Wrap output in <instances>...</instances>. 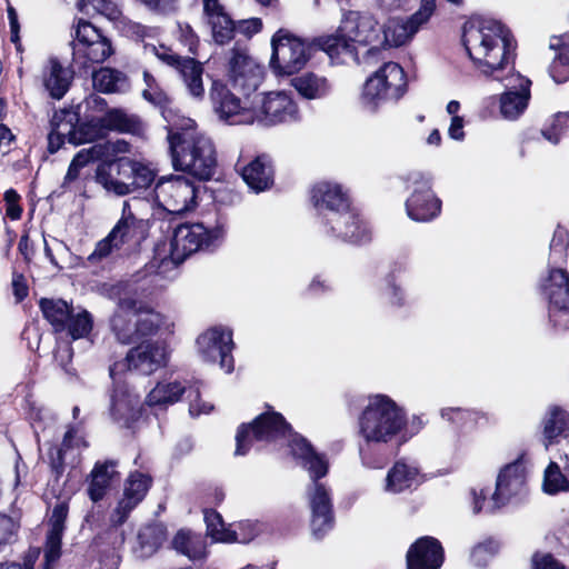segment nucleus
Segmentation results:
<instances>
[{"instance_id": "1", "label": "nucleus", "mask_w": 569, "mask_h": 569, "mask_svg": "<svg viewBox=\"0 0 569 569\" xmlns=\"http://www.w3.org/2000/svg\"><path fill=\"white\" fill-rule=\"evenodd\" d=\"M358 433L365 442L359 447L360 460L369 469H379L385 465L382 457L372 453L373 446H400L410 440L406 412L385 395L369 398L358 418Z\"/></svg>"}, {"instance_id": "2", "label": "nucleus", "mask_w": 569, "mask_h": 569, "mask_svg": "<svg viewBox=\"0 0 569 569\" xmlns=\"http://www.w3.org/2000/svg\"><path fill=\"white\" fill-rule=\"evenodd\" d=\"M463 46L475 66L486 76L502 80L513 67L515 43L510 31L490 18H472L463 24Z\"/></svg>"}, {"instance_id": "3", "label": "nucleus", "mask_w": 569, "mask_h": 569, "mask_svg": "<svg viewBox=\"0 0 569 569\" xmlns=\"http://www.w3.org/2000/svg\"><path fill=\"white\" fill-rule=\"evenodd\" d=\"M381 34L382 27L372 14L351 10L343 13L335 34L318 39V47L338 63L347 58L358 61L357 46H370L369 54L378 52Z\"/></svg>"}, {"instance_id": "4", "label": "nucleus", "mask_w": 569, "mask_h": 569, "mask_svg": "<svg viewBox=\"0 0 569 569\" xmlns=\"http://www.w3.org/2000/svg\"><path fill=\"white\" fill-rule=\"evenodd\" d=\"M291 453L308 471L311 483L307 487V498L311 510V530L315 537H323L333 526V512L330 490L320 481L328 473V461L323 455L315 451L303 437L291 442Z\"/></svg>"}, {"instance_id": "5", "label": "nucleus", "mask_w": 569, "mask_h": 569, "mask_svg": "<svg viewBox=\"0 0 569 569\" xmlns=\"http://www.w3.org/2000/svg\"><path fill=\"white\" fill-rule=\"evenodd\" d=\"M169 146L176 170L188 172L199 180H209L217 168V153L212 140L194 128V121L183 120V127H172Z\"/></svg>"}, {"instance_id": "6", "label": "nucleus", "mask_w": 569, "mask_h": 569, "mask_svg": "<svg viewBox=\"0 0 569 569\" xmlns=\"http://www.w3.org/2000/svg\"><path fill=\"white\" fill-rule=\"evenodd\" d=\"M148 236V221L138 218L129 201H123L121 216L110 232L97 242L88 256L91 263L123 257L136 250Z\"/></svg>"}, {"instance_id": "7", "label": "nucleus", "mask_w": 569, "mask_h": 569, "mask_svg": "<svg viewBox=\"0 0 569 569\" xmlns=\"http://www.w3.org/2000/svg\"><path fill=\"white\" fill-rule=\"evenodd\" d=\"M156 179V171L142 160L120 157L98 166L97 182L110 193L127 196L149 188Z\"/></svg>"}, {"instance_id": "8", "label": "nucleus", "mask_w": 569, "mask_h": 569, "mask_svg": "<svg viewBox=\"0 0 569 569\" xmlns=\"http://www.w3.org/2000/svg\"><path fill=\"white\" fill-rule=\"evenodd\" d=\"M407 80L403 69L396 62H386L365 83L363 104L371 111L386 101H397L406 92Z\"/></svg>"}, {"instance_id": "9", "label": "nucleus", "mask_w": 569, "mask_h": 569, "mask_svg": "<svg viewBox=\"0 0 569 569\" xmlns=\"http://www.w3.org/2000/svg\"><path fill=\"white\" fill-rule=\"evenodd\" d=\"M296 437L300 436L291 431L290 426L280 413L268 411L257 417L252 423L242 425L238 429L234 453L237 456L247 455L253 441L270 442L282 438L288 439L291 448V442Z\"/></svg>"}, {"instance_id": "10", "label": "nucleus", "mask_w": 569, "mask_h": 569, "mask_svg": "<svg viewBox=\"0 0 569 569\" xmlns=\"http://www.w3.org/2000/svg\"><path fill=\"white\" fill-rule=\"evenodd\" d=\"M73 72L87 73L94 63H102L113 50L108 38L90 22L80 20L72 43Z\"/></svg>"}, {"instance_id": "11", "label": "nucleus", "mask_w": 569, "mask_h": 569, "mask_svg": "<svg viewBox=\"0 0 569 569\" xmlns=\"http://www.w3.org/2000/svg\"><path fill=\"white\" fill-rule=\"evenodd\" d=\"M270 67L276 74L291 76L301 70L310 60L313 46L284 30H279L271 40Z\"/></svg>"}, {"instance_id": "12", "label": "nucleus", "mask_w": 569, "mask_h": 569, "mask_svg": "<svg viewBox=\"0 0 569 569\" xmlns=\"http://www.w3.org/2000/svg\"><path fill=\"white\" fill-rule=\"evenodd\" d=\"M223 236L224 230L220 226L208 229L202 223L180 224L174 229L170 242L171 258L176 263L183 262L192 253L217 247Z\"/></svg>"}, {"instance_id": "13", "label": "nucleus", "mask_w": 569, "mask_h": 569, "mask_svg": "<svg viewBox=\"0 0 569 569\" xmlns=\"http://www.w3.org/2000/svg\"><path fill=\"white\" fill-rule=\"evenodd\" d=\"M159 207L171 214L192 211L198 204V186L183 176L161 177L154 187Z\"/></svg>"}, {"instance_id": "14", "label": "nucleus", "mask_w": 569, "mask_h": 569, "mask_svg": "<svg viewBox=\"0 0 569 569\" xmlns=\"http://www.w3.org/2000/svg\"><path fill=\"white\" fill-rule=\"evenodd\" d=\"M540 290L548 300V318L553 327L569 329V273L560 267L549 268L540 280Z\"/></svg>"}, {"instance_id": "15", "label": "nucleus", "mask_w": 569, "mask_h": 569, "mask_svg": "<svg viewBox=\"0 0 569 569\" xmlns=\"http://www.w3.org/2000/svg\"><path fill=\"white\" fill-rule=\"evenodd\" d=\"M405 181L410 191L405 203L407 216L417 222H428L438 217L441 201L432 191L430 177L415 171L407 174Z\"/></svg>"}, {"instance_id": "16", "label": "nucleus", "mask_w": 569, "mask_h": 569, "mask_svg": "<svg viewBox=\"0 0 569 569\" xmlns=\"http://www.w3.org/2000/svg\"><path fill=\"white\" fill-rule=\"evenodd\" d=\"M253 124L272 127L299 119V109L290 94L271 91L253 94Z\"/></svg>"}, {"instance_id": "17", "label": "nucleus", "mask_w": 569, "mask_h": 569, "mask_svg": "<svg viewBox=\"0 0 569 569\" xmlns=\"http://www.w3.org/2000/svg\"><path fill=\"white\" fill-rule=\"evenodd\" d=\"M528 472L529 459L526 456H520L511 463L501 468L497 477L496 490L492 495L493 505L490 509L496 510L507 503L522 500L528 492Z\"/></svg>"}, {"instance_id": "18", "label": "nucleus", "mask_w": 569, "mask_h": 569, "mask_svg": "<svg viewBox=\"0 0 569 569\" xmlns=\"http://www.w3.org/2000/svg\"><path fill=\"white\" fill-rule=\"evenodd\" d=\"M323 233L346 242L361 244L370 240L368 226L348 204L347 209H336L320 217Z\"/></svg>"}, {"instance_id": "19", "label": "nucleus", "mask_w": 569, "mask_h": 569, "mask_svg": "<svg viewBox=\"0 0 569 569\" xmlns=\"http://www.w3.org/2000/svg\"><path fill=\"white\" fill-rule=\"evenodd\" d=\"M436 0H420L419 9L407 19H389L382 28V43L400 47L409 42L428 23L436 11Z\"/></svg>"}, {"instance_id": "20", "label": "nucleus", "mask_w": 569, "mask_h": 569, "mask_svg": "<svg viewBox=\"0 0 569 569\" xmlns=\"http://www.w3.org/2000/svg\"><path fill=\"white\" fill-rule=\"evenodd\" d=\"M198 353L206 362H219L220 368L232 372L234 368L232 332L222 327H213L204 331L197 339Z\"/></svg>"}, {"instance_id": "21", "label": "nucleus", "mask_w": 569, "mask_h": 569, "mask_svg": "<svg viewBox=\"0 0 569 569\" xmlns=\"http://www.w3.org/2000/svg\"><path fill=\"white\" fill-rule=\"evenodd\" d=\"M120 365H113L110 367V377L113 380V389L110 395V416L117 423L129 427V425L136 420L140 411V395L133 390L129 380L126 377L121 380L118 377V367Z\"/></svg>"}, {"instance_id": "22", "label": "nucleus", "mask_w": 569, "mask_h": 569, "mask_svg": "<svg viewBox=\"0 0 569 569\" xmlns=\"http://www.w3.org/2000/svg\"><path fill=\"white\" fill-rule=\"evenodd\" d=\"M211 99L221 120L229 124H253V97L240 99L224 84L213 82Z\"/></svg>"}, {"instance_id": "23", "label": "nucleus", "mask_w": 569, "mask_h": 569, "mask_svg": "<svg viewBox=\"0 0 569 569\" xmlns=\"http://www.w3.org/2000/svg\"><path fill=\"white\" fill-rule=\"evenodd\" d=\"M144 54H153L168 66H173L180 72L189 93L194 98H202L204 88L202 82L203 68L192 58H180L170 48L160 44L144 43Z\"/></svg>"}, {"instance_id": "24", "label": "nucleus", "mask_w": 569, "mask_h": 569, "mask_svg": "<svg viewBox=\"0 0 569 569\" xmlns=\"http://www.w3.org/2000/svg\"><path fill=\"white\" fill-rule=\"evenodd\" d=\"M229 79L234 90L252 98L263 79V67L246 51L233 49L229 61Z\"/></svg>"}, {"instance_id": "25", "label": "nucleus", "mask_w": 569, "mask_h": 569, "mask_svg": "<svg viewBox=\"0 0 569 569\" xmlns=\"http://www.w3.org/2000/svg\"><path fill=\"white\" fill-rule=\"evenodd\" d=\"M507 91L500 97V112L505 119L516 120L519 118L528 107L530 100V86L531 81L515 72L513 67L502 74V80Z\"/></svg>"}, {"instance_id": "26", "label": "nucleus", "mask_w": 569, "mask_h": 569, "mask_svg": "<svg viewBox=\"0 0 569 569\" xmlns=\"http://www.w3.org/2000/svg\"><path fill=\"white\" fill-rule=\"evenodd\" d=\"M168 361V349L163 341H143L132 348L126 357V362H119L118 375L124 367L129 371H137L141 375H151Z\"/></svg>"}, {"instance_id": "27", "label": "nucleus", "mask_w": 569, "mask_h": 569, "mask_svg": "<svg viewBox=\"0 0 569 569\" xmlns=\"http://www.w3.org/2000/svg\"><path fill=\"white\" fill-rule=\"evenodd\" d=\"M69 507L66 501H59L52 509L49 519V529L43 546L42 569H56L61 557L62 537L66 530V520Z\"/></svg>"}, {"instance_id": "28", "label": "nucleus", "mask_w": 569, "mask_h": 569, "mask_svg": "<svg viewBox=\"0 0 569 569\" xmlns=\"http://www.w3.org/2000/svg\"><path fill=\"white\" fill-rule=\"evenodd\" d=\"M151 483L150 477L132 472L124 483L123 497L119 500L112 516L113 525H122L130 512L142 501Z\"/></svg>"}, {"instance_id": "29", "label": "nucleus", "mask_w": 569, "mask_h": 569, "mask_svg": "<svg viewBox=\"0 0 569 569\" xmlns=\"http://www.w3.org/2000/svg\"><path fill=\"white\" fill-rule=\"evenodd\" d=\"M32 428L34 431V435L37 437V441L39 443V447L41 448V439H46L47 431H50L51 426H43L41 422V418L39 420H34L32 422ZM43 446L48 447V460L53 471L57 473H60L63 470V459L64 455L68 450L73 448H80L86 447V442L83 438L78 435V431L73 428H70L63 437L61 447H54L49 443V441L44 440Z\"/></svg>"}, {"instance_id": "30", "label": "nucleus", "mask_w": 569, "mask_h": 569, "mask_svg": "<svg viewBox=\"0 0 569 569\" xmlns=\"http://www.w3.org/2000/svg\"><path fill=\"white\" fill-rule=\"evenodd\" d=\"M442 562L443 549L432 537L418 539L407 552V569H439Z\"/></svg>"}, {"instance_id": "31", "label": "nucleus", "mask_w": 569, "mask_h": 569, "mask_svg": "<svg viewBox=\"0 0 569 569\" xmlns=\"http://www.w3.org/2000/svg\"><path fill=\"white\" fill-rule=\"evenodd\" d=\"M116 460L97 461L88 476L87 493L91 501L102 500L113 485L120 481Z\"/></svg>"}, {"instance_id": "32", "label": "nucleus", "mask_w": 569, "mask_h": 569, "mask_svg": "<svg viewBox=\"0 0 569 569\" xmlns=\"http://www.w3.org/2000/svg\"><path fill=\"white\" fill-rule=\"evenodd\" d=\"M80 121L79 113L73 109H61L54 111L48 134V150L54 153L67 140L71 143V138L76 136L77 124Z\"/></svg>"}, {"instance_id": "33", "label": "nucleus", "mask_w": 569, "mask_h": 569, "mask_svg": "<svg viewBox=\"0 0 569 569\" xmlns=\"http://www.w3.org/2000/svg\"><path fill=\"white\" fill-rule=\"evenodd\" d=\"M203 14L217 43L224 44L233 38L234 22L219 0H203Z\"/></svg>"}, {"instance_id": "34", "label": "nucleus", "mask_w": 569, "mask_h": 569, "mask_svg": "<svg viewBox=\"0 0 569 569\" xmlns=\"http://www.w3.org/2000/svg\"><path fill=\"white\" fill-rule=\"evenodd\" d=\"M310 199L319 218L330 210L347 209L350 203L341 186L328 181L315 184L310 191Z\"/></svg>"}, {"instance_id": "35", "label": "nucleus", "mask_w": 569, "mask_h": 569, "mask_svg": "<svg viewBox=\"0 0 569 569\" xmlns=\"http://www.w3.org/2000/svg\"><path fill=\"white\" fill-rule=\"evenodd\" d=\"M241 176L247 186L259 193L273 184V167L271 159L261 154L241 168Z\"/></svg>"}, {"instance_id": "36", "label": "nucleus", "mask_w": 569, "mask_h": 569, "mask_svg": "<svg viewBox=\"0 0 569 569\" xmlns=\"http://www.w3.org/2000/svg\"><path fill=\"white\" fill-rule=\"evenodd\" d=\"M290 83L299 96L307 100H322L332 92L331 81L327 77L312 71L293 77Z\"/></svg>"}, {"instance_id": "37", "label": "nucleus", "mask_w": 569, "mask_h": 569, "mask_svg": "<svg viewBox=\"0 0 569 569\" xmlns=\"http://www.w3.org/2000/svg\"><path fill=\"white\" fill-rule=\"evenodd\" d=\"M132 310H136V300L128 297L121 298L111 318V329L117 340L123 345H129L137 339Z\"/></svg>"}, {"instance_id": "38", "label": "nucleus", "mask_w": 569, "mask_h": 569, "mask_svg": "<svg viewBox=\"0 0 569 569\" xmlns=\"http://www.w3.org/2000/svg\"><path fill=\"white\" fill-rule=\"evenodd\" d=\"M549 47L558 51L549 67V74L556 83H563L569 80V33L551 38Z\"/></svg>"}, {"instance_id": "39", "label": "nucleus", "mask_w": 569, "mask_h": 569, "mask_svg": "<svg viewBox=\"0 0 569 569\" xmlns=\"http://www.w3.org/2000/svg\"><path fill=\"white\" fill-rule=\"evenodd\" d=\"M172 547L177 552L193 561L201 560L207 555L206 538L189 530H179L172 540Z\"/></svg>"}, {"instance_id": "40", "label": "nucleus", "mask_w": 569, "mask_h": 569, "mask_svg": "<svg viewBox=\"0 0 569 569\" xmlns=\"http://www.w3.org/2000/svg\"><path fill=\"white\" fill-rule=\"evenodd\" d=\"M569 431V412L560 407H551L543 419V441L546 449L566 437Z\"/></svg>"}, {"instance_id": "41", "label": "nucleus", "mask_w": 569, "mask_h": 569, "mask_svg": "<svg viewBox=\"0 0 569 569\" xmlns=\"http://www.w3.org/2000/svg\"><path fill=\"white\" fill-rule=\"evenodd\" d=\"M93 88L102 93H122L129 90L128 77L112 68H100L92 72Z\"/></svg>"}, {"instance_id": "42", "label": "nucleus", "mask_w": 569, "mask_h": 569, "mask_svg": "<svg viewBox=\"0 0 569 569\" xmlns=\"http://www.w3.org/2000/svg\"><path fill=\"white\" fill-rule=\"evenodd\" d=\"M71 72L56 59L49 61L43 73V84L53 99H61L69 89Z\"/></svg>"}, {"instance_id": "43", "label": "nucleus", "mask_w": 569, "mask_h": 569, "mask_svg": "<svg viewBox=\"0 0 569 569\" xmlns=\"http://www.w3.org/2000/svg\"><path fill=\"white\" fill-rule=\"evenodd\" d=\"M418 473V469L415 466L397 461L388 471L385 491L389 493L402 492L415 483Z\"/></svg>"}, {"instance_id": "44", "label": "nucleus", "mask_w": 569, "mask_h": 569, "mask_svg": "<svg viewBox=\"0 0 569 569\" xmlns=\"http://www.w3.org/2000/svg\"><path fill=\"white\" fill-rule=\"evenodd\" d=\"M40 308L56 332H62L67 329V322L73 310L67 301L62 299H41Z\"/></svg>"}, {"instance_id": "45", "label": "nucleus", "mask_w": 569, "mask_h": 569, "mask_svg": "<svg viewBox=\"0 0 569 569\" xmlns=\"http://www.w3.org/2000/svg\"><path fill=\"white\" fill-rule=\"evenodd\" d=\"M186 391L179 381L159 382L147 396L148 406H166L177 402Z\"/></svg>"}, {"instance_id": "46", "label": "nucleus", "mask_w": 569, "mask_h": 569, "mask_svg": "<svg viewBox=\"0 0 569 569\" xmlns=\"http://www.w3.org/2000/svg\"><path fill=\"white\" fill-rule=\"evenodd\" d=\"M204 521L207 525V533L218 542H247V538H238L236 531L226 527L222 517L214 510L204 511Z\"/></svg>"}, {"instance_id": "47", "label": "nucleus", "mask_w": 569, "mask_h": 569, "mask_svg": "<svg viewBox=\"0 0 569 569\" xmlns=\"http://www.w3.org/2000/svg\"><path fill=\"white\" fill-rule=\"evenodd\" d=\"M134 318L136 338L153 335L163 323V317L153 310L142 309L136 301V310H132Z\"/></svg>"}, {"instance_id": "48", "label": "nucleus", "mask_w": 569, "mask_h": 569, "mask_svg": "<svg viewBox=\"0 0 569 569\" xmlns=\"http://www.w3.org/2000/svg\"><path fill=\"white\" fill-rule=\"evenodd\" d=\"M104 132L107 130H114L119 132H136L140 122L134 116H130L122 110L112 109L101 117Z\"/></svg>"}, {"instance_id": "49", "label": "nucleus", "mask_w": 569, "mask_h": 569, "mask_svg": "<svg viewBox=\"0 0 569 569\" xmlns=\"http://www.w3.org/2000/svg\"><path fill=\"white\" fill-rule=\"evenodd\" d=\"M569 246V232L566 228L558 226L550 242L549 267H558L567 259Z\"/></svg>"}, {"instance_id": "50", "label": "nucleus", "mask_w": 569, "mask_h": 569, "mask_svg": "<svg viewBox=\"0 0 569 569\" xmlns=\"http://www.w3.org/2000/svg\"><path fill=\"white\" fill-rule=\"evenodd\" d=\"M542 488L543 491L549 495H556L569 489V481L562 475L560 466L557 462L551 461L546 468Z\"/></svg>"}, {"instance_id": "51", "label": "nucleus", "mask_w": 569, "mask_h": 569, "mask_svg": "<svg viewBox=\"0 0 569 569\" xmlns=\"http://www.w3.org/2000/svg\"><path fill=\"white\" fill-rule=\"evenodd\" d=\"M92 317L87 310L80 309L78 312L72 310L67 322V330L73 340L86 338L92 330Z\"/></svg>"}, {"instance_id": "52", "label": "nucleus", "mask_w": 569, "mask_h": 569, "mask_svg": "<svg viewBox=\"0 0 569 569\" xmlns=\"http://www.w3.org/2000/svg\"><path fill=\"white\" fill-rule=\"evenodd\" d=\"M101 122V118L91 119L83 123L79 121L76 136L71 138V144L78 146L101 138L106 133Z\"/></svg>"}, {"instance_id": "53", "label": "nucleus", "mask_w": 569, "mask_h": 569, "mask_svg": "<svg viewBox=\"0 0 569 569\" xmlns=\"http://www.w3.org/2000/svg\"><path fill=\"white\" fill-rule=\"evenodd\" d=\"M569 131V113L559 112L552 117L550 122L541 130L543 138L551 143L559 142L562 134Z\"/></svg>"}, {"instance_id": "54", "label": "nucleus", "mask_w": 569, "mask_h": 569, "mask_svg": "<svg viewBox=\"0 0 569 569\" xmlns=\"http://www.w3.org/2000/svg\"><path fill=\"white\" fill-rule=\"evenodd\" d=\"M79 9L86 13H90V8L110 20H117L121 12L118 6L112 0H80Z\"/></svg>"}, {"instance_id": "55", "label": "nucleus", "mask_w": 569, "mask_h": 569, "mask_svg": "<svg viewBox=\"0 0 569 569\" xmlns=\"http://www.w3.org/2000/svg\"><path fill=\"white\" fill-rule=\"evenodd\" d=\"M162 540V531L154 526L144 527L138 533V541L143 556L152 555L160 547Z\"/></svg>"}, {"instance_id": "56", "label": "nucleus", "mask_w": 569, "mask_h": 569, "mask_svg": "<svg viewBox=\"0 0 569 569\" xmlns=\"http://www.w3.org/2000/svg\"><path fill=\"white\" fill-rule=\"evenodd\" d=\"M143 80L146 88L142 91V96L146 100L154 106L164 108L169 102V99L164 91L157 84L156 79L148 71L143 72Z\"/></svg>"}, {"instance_id": "57", "label": "nucleus", "mask_w": 569, "mask_h": 569, "mask_svg": "<svg viewBox=\"0 0 569 569\" xmlns=\"http://www.w3.org/2000/svg\"><path fill=\"white\" fill-rule=\"evenodd\" d=\"M19 525L9 516L0 513V552L17 540Z\"/></svg>"}, {"instance_id": "58", "label": "nucleus", "mask_w": 569, "mask_h": 569, "mask_svg": "<svg viewBox=\"0 0 569 569\" xmlns=\"http://www.w3.org/2000/svg\"><path fill=\"white\" fill-rule=\"evenodd\" d=\"M382 295L387 302L393 307L400 308L406 303V292L403 288L396 282V279L392 276L386 279V286Z\"/></svg>"}, {"instance_id": "59", "label": "nucleus", "mask_w": 569, "mask_h": 569, "mask_svg": "<svg viewBox=\"0 0 569 569\" xmlns=\"http://www.w3.org/2000/svg\"><path fill=\"white\" fill-rule=\"evenodd\" d=\"M103 159V150L98 143L90 148L80 150L72 159L71 162L77 164L81 170L91 161Z\"/></svg>"}, {"instance_id": "60", "label": "nucleus", "mask_w": 569, "mask_h": 569, "mask_svg": "<svg viewBox=\"0 0 569 569\" xmlns=\"http://www.w3.org/2000/svg\"><path fill=\"white\" fill-rule=\"evenodd\" d=\"M189 398V412L192 417L200 416L202 413H209L213 406L208 402H201L199 387H191L188 390Z\"/></svg>"}, {"instance_id": "61", "label": "nucleus", "mask_w": 569, "mask_h": 569, "mask_svg": "<svg viewBox=\"0 0 569 569\" xmlns=\"http://www.w3.org/2000/svg\"><path fill=\"white\" fill-rule=\"evenodd\" d=\"M475 415V411L459 407H448L440 410V416L442 419L456 425L463 423L466 420L471 419Z\"/></svg>"}, {"instance_id": "62", "label": "nucleus", "mask_w": 569, "mask_h": 569, "mask_svg": "<svg viewBox=\"0 0 569 569\" xmlns=\"http://www.w3.org/2000/svg\"><path fill=\"white\" fill-rule=\"evenodd\" d=\"M498 550V545L492 541H486L476 546L471 552L473 562L478 566L487 563V556H492Z\"/></svg>"}, {"instance_id": "63", "label": "nucleus", "mask_w": 569, "mask_h": 569, "mask_svg": "<svg viewBox=\"0 0 569 569\" xmlns=\"http://www.w3.org/2000/svg\"><path fill=\"white\" fill-rule=\"evenodd\" d=\"M81 171L82 170L77 164L71 162L64 177L62 187L73 191L80 190L82 188V181L84 180Z\"/></svg>"}, {"instance_id": "64", "label": "nucleus", "mask_w": 569, "mask_h": 569, "mask_svg": "<svg viewBox=\"0 0 569 569\" xmlns=\"http://www.w3.org/2000/svg\"><path fill=\"white\" fill-rule=\"evenodd\" d=\"M533 569H565L550 553H536L532 558Z\"/></svg>"}]
</instances>
